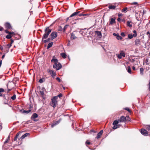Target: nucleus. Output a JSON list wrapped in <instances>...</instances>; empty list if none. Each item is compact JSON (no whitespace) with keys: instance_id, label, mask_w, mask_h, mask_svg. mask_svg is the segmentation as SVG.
<instances>
[{"instance_id":"18","label":"nucleus","mask_w":150,"mask_h":150,"mask_svg":"<svg viewBox=\"0 0 150 150\" xmlns=\"http://www.w3.org/2000/svg\"><path fill=\"white\" fill-rule=\"evenodd\" d=\"M140 40L139 39H136L135 40V44L137 46H139L140 45Z\"/></svg>"},{"instance_id":"22","label":"nucleus","mask_w":150,"mask_h":150,"mask_svg":"<svg viewBox=\"0 0 150 150\" xmlns=\"http://www.w3.org/2000/svg\"><path fill=\"white\" fill-rule=\"evenodd\" d=\"M8 84H7V88L8 89L7 92L8 93L9 92H10V91H11L12 90V89L13 88V87H10L8 85Z\"/></svg>"},{"instance_id":"46","label":"nucleus","mask_w":150,"mask_h":150,"mask_svg":"<svg viewBox=\"0 0 150 150\" xmlns=\"http://www.w3.org/2000/svg\"><path fill=\"white\" fill-rule=\"evenodd\" d=\"M121 35L123 37H125V35L124 33L122 32L121 33Z\"/></svg>"},{"instance_id":"30","label":"nucleus","mask_w":150,"mask_h":150,"mask_svg":"<svg viewBox=\"0 0 150 150\" xmlns=\"http://www.w3.org/2000/svg\"><path fill=\"white\" fill-rule=\"evenodd\" d=\"M21 111H23V113H26L27 114H28L31 111V110H22Z\"/></svg>"},{"instance_id":"27","label":"nucleus","mask_w":150,"mask_h":150,"mask_svg":"<svg viewBox=\"0 0 150 150\" xmlns=\"http://www.w3.org/2000/svg\"><path fill=\"white\" fill-rule=\"evenodd\" d=\"M45 78H42L39 80V82L40 83H42L45 81Z\"/></svg>"},{"instance_id":"28","label":"nucleus","mask_w":150,"mask_h":150,"mask_svg":"<svg viewBox=\"0 0 150 150\" xmlns=\"http://www.w3.org/2000/svg\"><path fill=\"white\" fill-rule=\"evenodd\" d=\"M131 22L129 21H128L127 22V25L129 27H131L132 26Z\"/></svg>"},{"instance_id":"59","label":"nucleus","mask_w":150,"mask_h":150,"mask_svg":"<svg viewBox=\"0 0 150 150\" xmlns=\"http://www.w3.org/2000/svg\"><path fill=\"white\" fill-rule=\"evenodd\" d=\"M2 64V60L0 61V67H1Z\"/></svg>"},{"instance_id":"4","label":"nucleus","mask_w":150,"mask_h":150,"mask_svg":"<svg viewBox=\"0 0 150 150\" xmlns=\"http://www.w3.org/2000/svg\"><path fill=\"white\" fill-rule=\"evenodd\" d=\"M131 119L129 116L125 117L124 116H121L120 119H119L120 122H128L130 121Z\"/></svg>"},{"instance_id":"38","label":"nucleus","mask_w":150,"mask_h":150,"mask_svg":"<svg viewBox=\"0 0 150 150\" xmlns=\"http://www.w3.org/2000/svg\"><path fill=\"white\" fill-rule=\"evenodd\" d=\"M63 29L61 27V26H59V28H58V30L59 31H63Z\"/></svg>"},{"instance_id":"23","label":"nucleus","mask_w":150,"mask_h":150,"mask_svg":"<svg viewBox=\"0 0 150 150\" xmlns=\"http://www.w3.org/2000/svg\"><path fill=\"white\" fill-rule=\"evenodd\" d=\"M142 134L144 136H148L149 134V132H141Z\"/></svg>"},{"instance_id":"7","label":"nucleus","mask_w":150,"mask_h":150,"mask_svg":"<svg viewBox=\"0 0 150 150\" xmlns=\"http://www.w3.org/2000/svg\"><path fill=\"white\" fill-rule=\"evenodd\" d=\"M119 122H120L118 120H115L112 123V125L114 126L112 127L113 129H116L119 127V126L118 125Z\"/></svg>"},{"instance_id":"31","label":"nucleus","mask_w":150,"mask_h":150,"mask_svg":"<svg viewBox=\"0 0 150 150\" xmlns=\"http://www.w3.org/2000/svg\"><path fill=\"white\" fill-rule=\"evenodd\" d=\"M127 71L130 74L131 73V70L130 66H128L127 67Z\"/></svg>"},{"instance_id":"48","label":"nucleus","mask_w":150,"mask_h":150,"mask_svg":"<svg viewBox=\"0 0 150 150\" xmlns=\"http://www.w3.org/2000/svg\"><path fill=\"white\" fill-rule=\"evenodd\" d=\"M123 16V14L121 13H119L118 14V16L119 17H121Z\"/></svg>"},{"instance_id":"8","label":"nucleus","mask_w":150,"mask_h":150,"mask_svg":"<svg viewBox=\"0 0 150 150\" xmlns=\"http://www.w3.org/2000/svg\"><path fill=\"white\" fill-rule=\"evenodd\" d=\"M133 33H134V34L133 35H132V34H129L128 35V37L129 39H131L133 37H135L137 36V32L135 30H134L133 31Z\"/></svg>"},{"instance_id":"3","label":"nucleus","mask_w":150,"mask_h":150,"mask_svg":"<svg viewBox=\"0 0 150 150\" xmlns=\"http://www.w3.org/2000/svg\"><path fill=\"white\" fill-rule=\"evenodd\" d=\"M51 31L52 30L51 29L49 28V27L46 28L45 29V33L42 37V39H44L47 38L49 34L51 32Z\"/></svg>"},{"instance_id":"1","label":"nucleus","mask_w":150,"mask_h":150,"mask_svg":"<svg viewBox=\"0 0 150 150\" xmlns=\"http://www.w3.org/2000/svg\"><path fill=\"white\" fill-rule=\"evenodd\" d=\"M80 11H76L75 12L73 13L69 17L67 18L66 20V22H69L72 24H75L76 23V22H74V21L78 19L75 18L76 17V16H89L88 14H83V12L80 13Z\"/></svg>"},{"instance_id":"40","label":"nucleus","mask_w":150,"mask_h":150,"mask_svg":"<svg viewBox=\"0 0 150 150\" xmlns=\"http://www.w3.org/2000/svg\"><path fill=\"white\" fill-rule=\"evenodd\" d=\"M40 95L43 97V96L44 95V92L43 91H40Z\"/></svg>"},{"instance_id":"15","label":"nucleus","mask_w":150,"mask_h":150,"mask_svg":"<svg viewBox=\"0 0 150 150\" xmlns=\"http://www.w3.org/2000/svg\"><path fill=\"white\" fill-rule=\"evenodd\" d=\"M113 35L116 37V38L118 40H122V38L119 35V34L118 33L116 34L115 33H113Z\"/></svg>"},{"instance_id":"11","label":"nucleus","mask_w":150,"mask_h":150,"mask_svg":"<svg viewBox=\"0 0 150 150\" xmlns=\"http://www.w3.org/2000/svg\"><path fill=\"white\" fill-rule=\"evenodd\" d=\"M61 120V119H60L58 121L53 122L52 124H51V127L52 128L53 127H54L59 124Z\"/></svg>"},{"instance_id":"13","label":"nucleus","mask_w":150,"mask_h":150,"mask_svg":"<svg viewBox=\"0 0 150 150\" xmlns=\"http://www.w3.org/2000/svg\"><path fill=\"white\" fill-rule=\"evenodd\" d=\"M117 6V4H115L114 5H109L108 8L110 9L114 10L116 9V7Z\"/></svg>"},{"instance_id":"54","label":"nucleus","mask_w":150,"mask_h":150,"mask_svg":"<svg viewBox=\"0 0 150 150\" xmlns=\"http://www.w3.org/2000/svg\"><path fill=\"white\" fill-rule=\"evenodd\" d=\"M147 35H149V37L150 38V33L149 32H148L147 33Z\"/></svg>"},{"instance_id":"25","label":"nucleus","mask_w":150,"mask_h":150,"mask_svg":"<svg viewBox=\"0 0 150 150\" xmlns=\"http://www.w3.org/2000/svg\"><path fill=\"white\" fill-rule=\"evenodd\" d=\"M60 55L62 56V57L63 58L65 59L66 58L67 55L64 53H61L60 54Z\"/></svg>"},{"instance_id":"47","label":"nucleus","mask_w":150,"mask_h":150,"mask_svg":"<svg viewBox=\"0 0 150 150\" xmlns=\"http://www.w3.org/2000/svg\"><path fill=\"white\" fill-rule=\"evenodd\" d=\"M90 144V142H88L87 141H86V144L87 145H89Z\"/></svg>"},{"instance_id":"29","label":"nucleus","mask_w":150,"mask_h":150,"mask_svg":"<svg viewBox=\"0 0 150 150\" xmlns=\"http://www.w3.org/2000/svg\"><path fill=\"white\" fill-rule=\"evenodd\" d=\"M144 69L143 68H141L140 69V73L142 75H143L144 74Z\"/></svg>"},{"instance_id":"9","label":"nucleus","mask_w":150,"mask_h":150,"mask_svg":"<svg viewBox=\"0 0 150 150\" xmlns=\"http://www.w3.org/2000/svg\"><path fill=\"white\" fill-rule=\"evenodd\" d=\"M51 37L52 40L55 38L57 36V34L56 32H53L51 34Z\"/></svg>"},{"instance_id":"33","label":"nucleus","mask_w":150,"mask_h":150,"mask_svg":"<svg viewBox=\"0 0 150 150\" xmlns=\"http://www.w3.org/2000/svg\"><path fill=\"white\" fill-rule=\"evenodd\" d=\"M12 37V36L11 35V34H9L7 35L6 36V38L7 39H10Z\"/></svg>"},{"instance_id":"43","label":"nucleus","mask_w":150,"mask_h":150,"mask_svg":"<svg viewBox=\"0 0 150 150\" xmlns=\"http://www.w3.org/2000/svg\"><path fill=\"white\" fill-rule=\"evenodd\" d=\"M4 89L2 88H0V93L4 92Z\"/></svg>"},{"instance_id":"61","label":"nucleus","mask_w":150,"mask_h":150,"mask_svg":"<svg viewBox=\"0 0 150 150\" xmlns=\"http://www.w3.org/2000/svg\"><path fill=\"white\" fill-rule=\"evenodd\" d=\"M10 84L11 85H14V83H10Z\"/></svg>"},{"instance_id":"45","label":"nucleus","mask_w":150,"mask_h":150,"mask_svg":"<svg viewBox=\"0 0 150 150\" xmlns=\"http://www.w3.org/2000/svg\"><path fill=\"white\" fill-rule=\"evenodd\" d=\"M5 32L6 33H8V34H10V32H9L8 30H5Z\"/></svg>"},{"instance_id":"32","label":"nucleus","mask_w":150,"mask_h":150,"mask_svg":"<svg viewBox=\"0 0 150 150\" xmlns=\"http://www.w3.org/2000/svg\"><path fill=\"white\" fill-rule=\"evenodd\" d=\"M68 26H69L68 25H66L64 26V28L63 29V32H65L67 28L68 27Z\"/></svg>"},{"instance_id":"26","label":"nucleus","mask_w":150,"mask_h":150,"mask_svg":"<svg viewBox=\"0 0 150 150\" xmlns=\"http://www.w3.org/2000/svg\"><path fill=\"white\" fill-rule=\"evenodd\" d=\"M53 42H51L49 43L48 45L47 46V48L49 49V48H50V47H52L53 45Z\"/></svg>"},{"instance_id":"21","label":"nucleus","mask_w":150,"mask_h":150,"mask_svg":"<svg viewBox=\"0 0 150 150\" xmlns=\"http://www.w3.org/2000/svg\"><path fill=\"white\" fill-rule=\"evenodd\" d=\"M77 33V32L75 31L74 33H73L71 34V38L72 39H75L76 38V37L75 36V34H74V33Z\"/></svg>"},{"instance_id":"14","label":"nucleus","mask_w":150,"mask_h":150,"mask_svg":"<svg viewBox=\"0 0 150 150\" xmlns=\"http://www.w3.org/2000/svg\"><path fill=\"white\" fill-rule=\"evenodd\" d=\"M5 26L6 28L8 29H10L12 28L11 25L9 23H6L5 24Z\"/></svg>"},{"instance_id":"34","label":"nucleus","mask_w":150,"mask_h":150,"mask_svg":"<svg viewBox=\"0 0 150 150\" xmlns=\"http://www.w3.org/2000/svg\"><path fill=\"white\" fill-rule=\"evenodd\" d=\"M19 134H20V133L19 132L17 134H16V136L14 138V141H16L17 140V138H18V137L19 135Z\"/></svg>"},{"instance_id":"55","label":"nucleus","mask_w":150,"mask_h":150,"mask_svg":"<svg viewBox=\"0 0 150 150\" xmlns=\"http://www.w3.org/2000/svg\"><path fill=\"white\" fill-rule=\"evenodd\" d=\"M14 42V41L12 39H11V44H12Z\"/></svg>"},{"instance_id":"51","label":"nucleus","mask_w":150,"mask_h":150,"mask_svg":"<svg viewBox=\"0 0 150 150\" xmlns=\"http://www.w3.org/2000/svg\"><path fill=\"white\" fill-rule=\"evenodd\" d=\"M146 11H145L144 10H143V14H142V16H143L144 14L146 13Z\"/></svg>"},{"instance_id":"64","label":"nucleus","mask_w":150,"mask_h":150,"mask_svg":"<svg viewBox=\"0 0 150 150\" xmlns=\"http://www.w3.org/2000/svg\"><path fill=\"white\" fill-rule=\"evenodd\" d=\"M146 1L149 3H150V0H146Z\"/></svg>"},{"instance_id":"37","label":"nucleus","mask_w":150,"mask_h":150,"mask_svg":"<svg viewBox=\"0 0 150 150\" xmlns=\"http://www.w3.org/2000/svg\"><path fill=\"white\" fill-rule=\"evenodd\" d=\"M50 40V38H49L47 40H43V39H42V40L43 41V42L44 43H46L48 42L49 40Z\"/></svg>"},{"instance_id":"5","label":"nucleus","mask_w":150,"mask_h":150,"mask_svg":"<svg viewBox=\"0 0 150 150\" xmlns=\"http://www.w3.org/2000/svg\"><path fill=\"white\" fill-rule=\"evenodd\" d=\"M56 96H54L51 100V102L50 103V105L53 108H55L57 104V99Z\"/></svg>"},{"instance_id":"42","label":"nucleus","mask_w":150,"mask_h":150,"mask_svg":"<svg viewBox=\"0 0 150 150\" xmlns=\"http://www.w3.org/2000/svg\"><path fill=\"white\" fill-rule=\"evenodd\" d=\"M125 109L127 111H128L129 112H130L131 110L129 108H125Z\"/></svg>"},{"instance_id":"2","label":"nucleus","mask_w":150,"mask_h":150,"mask_svg":"<svg viewBox=\"0 0 150 150\" xmlns=\"http://www.w3.org/2000/svg\"><path fill=\"white\" fill-rule=\"evenodd\" d=\"M51 62H54V63L53 66V67L54 69L58 70L62 68V65L60 63L58 62V59L56 58L54 56L53 57L52 59L51 60Z\"/></svg>"},{"instance_id":"57","label":"nucleus","mask_w":150,"mask_h":150,"mask_svg":"<svg viewBox=\"0 0 150 150\" xmlns=\"http://www.w3.org/2000/svg\"><path fill=\"white\" fill-rule=\"evenodd\" d=\"M132 69L134 70H135V67L134 66H133V67H132Z\"/></svg>"},{"instance_id":"41","label":"nucleus","mask_w":150,"mask_h":150,"mask_svg":"<svg viewBox=\"0 0 150 150\" xmlns=\"http://www.w3.org/2000/svg\"><path fill=\"white\" fill-rule=\"evenodd\" d=\"M62 93H60L57 96H56L57 97V99L58 97H59V98H60V97H62Z\"/></svg>"},{"instance_id":"24","label":"nucleus","mask_w":150,"mask_h":150,"mask_svg":"<svg viewBox=\"0 0 150 150\" xmlns=\"http://www.w3.org/2000/svg\"><path fill=\"white\" fill-rule=\"evenodd\" d=\"M102 134L103 132H99L98 133L97 137H96V138L97 139L100 138L101 136L102 135Z\"/></svg>"},{"instance_id":"36","label":"nucleus","mask_w":150,"mask_h":150,"mask_svg":"<svg viewBox=\"0 0 150 150\" xmlns=\"http://www.w3.org/2000/svg\"><path fill=\"white\" fill-rule=\"evenodd\" d=\"M16 94H14L11 97V98L13 100H14L16 98Z\"/></svg>"},{"instance_id":"62","label":"nucleus","mask_w":150,"mask_h":150,"mask_svg":"<svg viewBox=\"0 0 150 150\" xmlns=\"http://www.w3.org/2000/svg\"><path fill=\"white\" fill-rule=\"evenodd\" d=\"M8 142V140H7L6 141L4 142V143H5V144L6 143H7Z\"/></svg>"},{"instance_id":"53","label":"nucleus","mask_w":150,"mask_h":150,"mask_svg":"<svg viewBox=\"0 0 150 150\" xmlns=\"http://www.w3.org/2000/svg\"><path fill=\"white\" fill-rule=\"evenodd\" d=\"M121 19L120 18H117V21H119V22L120 21H121Z\"/></svg>"},{"instance_id":"35","label":"nucleus","mask_w":150,"mask_h":150,"mask_svg":"<svg viewBox=\"0 0 150 150\" xmlns=\"http://www.w3.org/2000/svg\"><path fill=\"white\" fill-rule=\"evenodd\" d=\"M127 7H125L124 8H123L122 10V12L125 13L127 12Z\"/></svg>"},{"instance_id":"16","label":"nucleus","mask_w":150,"mask_h":150,"mask_svg":"<svg viewBox=\"0 0 150 150\" xmlns=\"http://www.w3.org/2000/svg\"><path fill=\"white\" fill-rule=\"evenodd\" d=\"M38 117V115L36 113H34L31 117V119L35 121V119Z\"/></svg>"},{"instance_id":"60","label":"nucleus","mask_w":150,"mask_h":150,"mask_svg":"<svg viewBox=\"0 0 150 150\" xmlns=\"http://www.w3.org/2000/svg\"><path fill=\"white\" fill-rule=\"evenodd\" d=\"M149 91H150V82H149Z\"/></svg>"},{"instance_id":"6","label":"nucleus","mask_w":150,"mask_h":150,"mask_svg":"<svg viewBox=\"0 0 150 150\" xmlns=\"http://www.w3.org/2000/svg\"><path fill=\"white\" fill-rule=\"evenodd\" d=\"M117 56L119 59H121L122 57H125V54L124 51L121 50L120 52V53L117 54Z\"/></svg>"},{"instance_id":"58","label":"nucleus","mask_w":150,"mask_h":150,"mask_svg":"<svg viewBox=\"0 0 150 150\" xmlns=\"http://www.w3.org/2000/svg\"><path fill=\"white\" fill-rule=\"evenodd\" d=\"M5 56V54L3 55L2 57V58L4 59V57Z\"/></svg>"},{"instance_id":"52","label":"nucleus","mask_w":150,"mask_h":150,"mask_svg":"<svg viewBox=\"0 0 150 150\" xmlns=\"http://www.w3.org/2000/svg\"><path fill=\"white\" fill-rule=\"evenodd\" d=\"M3 28L2 27L0 26V31H2L3 30Z\"/></svg>"},{"instance_id":"44","label":"nucleus","mask_w":150,"mask_h":150,"mask_svg":"<svg viewBox=\"0 0 150 150\" xmlns=\"http://www.w3.org/2000/svg\"><path fill=\"white\" fill-rule=\"evenodd\" d=\"M56 80L59 82L61 81V80L59 77H57L56 78Z\"/></svg>"},{"instance_id":"39","label":"nucleus","mask_w":150,"mask_h":150,"mask_svg":"<svg viewBox=\"0 0 150 150\" xmlns=\"http://www.w3.org/2000/svg\"><path fill=\"white\" fill-rule=\"evenodd\" d=\"M28 108H29V110H30L31 109V108H33V105L32 104H30L29 105V106H28Z\"/></svg>"},{"instance_id":"19","label":"nucleus","mask_w":150,"mask_h":150,"mask_svg":"<svg viewBox=\"0 0 150 150\" xmlns=\"http://www.w3.org/2000/svg\"><path fill=\"white\" fill-rule=\"evenodd\" d=\"M115 22V19L113 18H111L110 21V24L112 25Z\"/></svg>"},{"instance_id":"10","label":"nucleus","mask_w":150,"mask_h":150,"mask_svg":"<svg viewBox=\"0 0 150 150\" xmlns=\"http://www.w3.org/2000/svg\"><path fill=\"white\" fill-rule=\"evenodd\" d=\"M47 71L50 73L51 76L54 78L56 76V73L53 70H50V69L47 70Z\"/></svg>"},{"instance_id":"17","label":"nucleus","mask_w":150,"mask_h":150,"mask_svg":"<svg viewBox=\"0 0 150 150\" xmlns=\"http://www.w3.org/2000/svg\"><path fill=\"white\" fill-rule=\"evenodd\" d=\"M95 33L97 35V36L99 38H101L102 37L101 33L100 31H95Z\"/></svg>"},{"instance_id":"20","label":"nucleus","mask_w":150,"mask_h":150,"mask_svg":"<svg viewBox=\"0 0 150 150\" xmlns=\"http://www.w3.org/2000/svg\"><path fill=\"white\" fill-rule=\"evenodd\" d=\"M29 135V133H26L24 135H23L21 137V139H22L24 138H25L26 137L28 136Z\"/></svg>"},{"instance_id":"63","label":"nucleus","mask_w":150,"mask_h":150,"mask_svg":"<svg viewBox=\"0 0 150 150\" xmlns=\"http://www.w3.org/2000/svg\"><path fill=\"white\" fill-rule=\"evenodd\" d=\"M14 34V32H10V34L11 35V34Z\"/></svg>"},{"instance_id":"56","label":"nucleus","mask_w":150,"mask_h":150,"mask_svg":"<svg viewBox=\"0 0 150 150\" xmlns=\"http://www.w3.org/2000/svg\"><path fill=\"white\" fill-rule=\"evenodd\" d=\"M148 60H149V59H148V58H146V62H148Z\"/></svg>"},{"instance_id":"50","label":"nucleus","mask_w":150,"mask_h":150,"mask_svg":"<svg viewBox=\"0 0 150 150\" xmlns=\"http://www.w3.org/2000/svg\"><path fill=\"white\" fill-rule=\"evenodd\" d=\"M7 45V46L8 47V48H9L11 46V44H8L7 45Z\"/></svg>"},{"instance_id":"49","label":"nucleus","mask_w":150,"mask_h":150,"mask_svg":"<svg viewBox=\"0 0 150 150\" xmlns=\"http://www.w3.org/2000/svg\"><path fill=\"white\" fill-rule=\"evenodd\" d=\"M137 4L138 3L137 2H135L132 3L131 4L132 5H137Z\"/></svg>"},{"instance_id":"12","label":"nucleus","mask_w":150,"mask_h":150,"mask_svg":"<svg viewBox=\"0 0 150 150\" xmlns=\"http://www.w3.org/2000/svg\"><path fill=\"white\" fill-rule=\"evenodd\" d=\"M145 128L146 130L144 128H142L140 131H147V130L148 131L150 130V125H146Z\"/></svg>"}]
</instances>
